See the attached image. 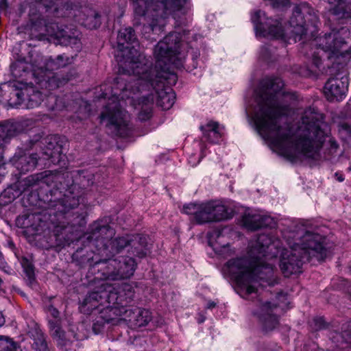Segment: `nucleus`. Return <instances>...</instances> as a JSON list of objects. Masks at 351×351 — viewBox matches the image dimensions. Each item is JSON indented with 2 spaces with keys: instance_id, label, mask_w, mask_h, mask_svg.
Listing matches in <instances>:
<instances>
[{
  "instance_id": "32",
  "label": "nucleus",
  "mask_w": 351,
  "mask_h": 351,
  "mask_svg": "<svg viewBox=\"0 0 351 351\" xmlns=\"http://www.w3.org/2000/svg\"><path fill=\"white\" fill-rule=\"evenodd\" d=\"M46 105L51 110H61L66 107L62 102V98H58L56 95L50 94L47 96Z\"/></svg>"
},
{
  "instance_id": "26",
  "label": "nucleus",
  "mask_w": 351,
  "mask_h": 351,
  "mask_svg": "<svg viewBox=\"0 0 351 351\" xmlns=\"http://www.w3.org/2000/svg\"><path fill=\"white\" fill-rule=\"evenodd\" d=\"M79 203L80 200L78 197L65 195L62 199L56 203L54 205V210L60 214H65L69 210L77 206Z\"/></svg>"
},
{
  "instance_id": "19",
  "label": "nucleus",
  "mask_w": 351,
  "mask_h": 351,
  "mask_svg": "<svg viewBox=\"0 0 351 351\" xmlns=\"http://www.w3.org/2000/svg\"><path fill=\"white\" fill-rule=\"evenodd\" d=\"M16 96L23 102H26L29 108L38 107L44 101L42 93L34 90L32 88L18 91Z\"/></svg>"
},
{
  "instance_id": "37",
  "label": "nucleus",
  "mask_w": 351,
  "mask_h": 351,
  "mask_svg": "<svg viewBox=\"0 0 351 351\" xmlns=\"http://www.w3.org/2000/svg\"><path fill=\"white\" fill-rule=\"evenodd\" d=\"M106 231L110 232V234H112V230H111L109 226H101L98 223H94L93 226L92 234L93 235H95L97 232H106Z\"/></svg>"
},
{
  "instance_id": "15",
  "label": "nucleus",
  "mask_w": 351,
  "mask_h": 351,
  "mask_svg": "<svg viewBox=\"0 0 351 351\" xmlns=\"http://www.w3.org/2000/svg\"><path fill=\"white\" fill-rule=\"evenodd\" d=\"M348 87V79L346 75L340 78H330L324 86V95L330 101H340L345 97Z\"/></svg>"
},
{
  "instance_id": "6",
  "label": "nucleus",
  "mask_w": 351,
  "mask_h": 351,
  "mask_svg": "<svg viewBox=\"0 0 351 351\" xmlns=\"http://www.w3.org/2000/svg\"><path fill=\"white\" fill-rule=\"evenodd\" d=\"M134 14L144 21L142 34L147 39L163 32L169 16L178 20L191 12L189 0H131Z\"/></svg>"
},
{
  "instance_id": "51",
  "label": "nucleus",
  "mask_w": 351,
  "mask_h": 351,
  "mask_svg": "<svg viewBox=\"0 0 351 351\" xmlns=\"http://www.w3.org/2000/svg\"><path fill=\"white\" fill-rule=\"evenodd\" d=\"M204 319L200 318V320L199 321V323H202V322H204Z\"/></svg>"
},
{
  "instance_id": "3",
  "label": "nucleus",
  "mask_w": 351,
  "mask_h": 351,
  "mask_svg": "<svg viewBox=\"0 0 351 351\" xmlns=\"http://www.w3.org/2000/svg\"><path fill=\"white\" fill-rule=\"evenodd\" d=\"M276 245L270 238L261 234L252 247L251 254L257 255L252 260L235 258L228 261L222 267L224 276L234 280L241 297L256 293L258 287L274 285L272 280L274 262L277 256Z\"/></svg>"
},
{
  "instance_id": "12",
  "label": "nucleus",
  "mask_w": 351,
  "mask_h": 351,
  "mask_svg": "<svg viewBox=\"0 0 351 351\" xmlns=\"http://www.w3.org/2000/svg\"><path fill=\"white\" fill-rule=\"evenodd\" d=\"M251 20L257 36L287 41L284 29L279 21L266 18L265 12L261 10L254 12L252 14Z\"/></svg>"
},
{
  "instance_id": "17",
  "label": "nucleus",
  "mask_w": 351,
  "mask_h": 351,
  "mask_svg": "<svg viewBox=\"0 0 351 351\" xmlns=\"http://www.w3.org/2000/svg\"><path fill=\"white\" fill-rule=\"evenodd\" d=\"M76 227L63 220L53 225V232L60 244H69L74 239Z\"/></svg>"
},
{
  "instance_id": "5",
  "label": "nucleus",
  "mask_w": 351,
  "mask_h": 351,
  "mask_svg": "<svg viewBox=\"0 0 351 351\" xmlns=\"http://www.w3.org/2000/svg\"><path fill=\"white\" fill-rule=\"evenodd\" d=\"M285 239L290 248L283 250L280 261V267L285 276L300 273L304 262L313 258L323 261L327 255L324 239L319 234L299 230L288 232Z\"/></svg>"
},
{
  "instance_id": "9",
  "label": "nucleus",
  "mask_w": 351,
  "mask_h": 351,
  "mask_svg": "<svg viewBox=\"0 0 351 351\" xmlns=\"http://www.w3.org/2000/svg\"><path fill=\"white\" fill-rule=\"evenodd\" d=\"M69 63V58L64 55H59L56 59H43V57H39L32 64L33 75L39 79L38 83L42 87L45 86L49 90H54L64 85L70 78L58 74L49 76L47 75L46 71L64 67Z\"/></svg>"
},
{
  "instance_id": "44",
  "label": "nucleus",
  "mask_w": 351,
  "mask_h": 351,
  "mask_svg": "<svg viewBox=\"0 0 351 351\" xmlns=\"http://www.w3.org/2000/svg\"><path fill=\"white\" fill-rule=\"evenodd\" d=\"M5 323V318L2 314V313L0 311V327L3 326Z\"/></svg>"
},
{
  "instance_id": "2",
  "label": "nucleus",
  "mask_w": 351,
  "mask_h": 351,
  "mask_svg": "<svg viewBox=\"0 0 351 351\" xmlns=\"http://www.w3.org/2000/svg\"><path fill=\"white\" fill-rule=\"evenodd\" d=\"M263 87L252 116L259 134L291 162L317 159L328 132L323 114L314 108L306 110L301 124L293 133L289 126L282 121L289 111L288 106L282 99L289 97L282 91L284 82L279 77L267 78L263 81Z\"/></svg>"
},
{
  "instance_id": "52",
  "label": "nucleus",
  "mask_w": 351,
  "mask_h": 351,
  "mask_svg": "<svg viewBox=\"0 0 351 351\" xmlns=\"http://www.w3.org/2000/svg\"><path fill=\"white\" fill-rule=\"evenodd\" d=\"M204 319L200 318V320L199 321V323H202V322H204Z\"/></svg>"
},
{
  "instance_id": "35",
  "label": "nucleus",
  "mask_w": 351,
  "mask_h": 351,
  "mask_svg": "<svg viewBox=\"0 0 351 351\" xmlns=\"http://www.w3.org/2000/svg\"><path fill=\"white\" fill-rule=\"evenodd\" d=\"M21 265L28 278H33L34 275V270L32 262L29 261L27 258H23L21 261Z\"/></svg>"
},
{
  "instance_id": "16",
  "label": "nucleus",
  "mask_w": 351,
  "mask_h": 351,
  "mask_svg": "<svg viewBox=\"0 0 351 351\" xmlns=\"http://www.w3.org/2000/svg\"><path fill=\"white\" fill-rule=\"evenodd\" d=\"M328 13L334 20L351 19V0H326Z\"/></svg>"
},
{
  "instance_id": "8",
  "label": "nucleus",
  "mask_w": 351,
  "mask_h": 351,
  "mask_svg": "<svg viewBox=\"0 0 351 351\" xmlns=\"http://www.w3.org/2000/svg\"><path fill=\"white\" fill-rule=\"evenodd\" d=\"M117 43L119 51L116 58L119 71L128 75L125 78L128 79L134 75H139L141 66L150 65L136 48L139 47L138 43L132 27L123 28L119 32Z\"/></svg>"
},
{
  "instance_id": "18",
  "label": "nucleus",
  "mask_w": 351,
  "mask_h": 351,
  "mask_svg": "<svg viewBox=\"0 0 351 351\" xmlns=\"http://www.w3.org/2000/svg\"><path fill=\"white\" fill-rule=\"evenodd\" d=\"M273 220L270 217L262 215L259 213H246L242 218V225L250 230L271 226Z\"/></svg>"
},
{
  "instance_id": "20",
  "label": "nucleus",
  "mask_w": 351,
  "mask_h": 351,
  "mask_svg": "<svg viewBox=\"0 0 351 351\" xmlns=\"http://www.w3.org/2000/svg\"><path fill=\"white\" fill-rule=\"evenodd\" d=\"M204 136L210 143H218L223 136V128L217 122L209 121L200 127Z\"/></svg>"
},
{
  "instance_id": "4",
  "label": "nucleus",
  "mask_w": 351,
  "mask_h": 351,
  "mask_svg": "<svg viewBox=\"0 0 351 351\" xmlns=\"http://www.w3.org/2000/svg\"><path fill=\"white\" fill-rule=\"evenodd\" d=\"M99 289L90 292L83 302L88 311L99 309V316L93 326L95 333L105 324L114 325L121 320L134 326L137 308L125 306L134 298L133 287L127 283L112 285L102 282Z\"/></svg>"
},
{
  "instance_id": "40",
  "label": "nucleus",
  "mask_w": 351,
  "mask_h": 351,
  "mask_svg": "<svg viewBox=\"0 0 351 351\" xmlns=\"http://www.w3.org/2000/svg\"><path fill=\"white\" fill-rule=\"evenodd\" d=\"M48 311L53 318L57 319L59 317V311L53 306H49Z\"/></svg>"
},
{
  "instance_id": "22",
  "label": "nucleus",
  "mask_w": 351,
  "mask_h": 351,
  "mask_svg": "<svg viewBox=\"0 0 351 351\" xmlns=\"http://www.w3.org/2000/svg\"><path fill=\"white\" fill-rule=\"evenodd\" d=\"M28 335L33 340L32 348L35 351H49L45 335L37 324H34Z\"/></svg>"
},
{
  "instance_id": "24",
  "label": "nucleus",
  "mask_w": 351,
  "mask_h": 351,
  "mask_svg": "<svg viewBox=\"0 0 351 351\" xmlns=\"http://www.w3.org/2000/svg\"><path fill=\"white\" fill-rule=\"evenodd\" d=\"M213 222L220 221L230 219L232 211L226 206L219 201H210Z\"/></svg>"
},
{
  "instance_id": "48",
  "label": "nucleus",
  "mask_w": 351,
  "mask_h": 351,
  "mask_svg": "<svg viewBox=\"0 0 351 351\" xmlns=\"http://www.w3.org/2000/svg\"><path fill=\"white\" fill-rule=\"evenodd\" d=\"M23 217H21H21H19V218H18V219H17V223H20V221H21V219H23Z\"/></svg>"
},
{
  "instance_id": "42",
  "label": "nucleus",
  "mask_w": 351,
  "mask_h": 351,
  "mask_svg": "<svg viewBox=\"0 0 351 351\" xmlns=\"http://www.w3.org/2000/svg\"><path fill=\"white\" fill-rule=\"evenodd\" d=\"M217 305L216 302H213V301H210L208 302L207 304V308H213L214 307H215Z\"/></svg>"
},
{
  "instance_id": "21",
  "label": "nucleus",
  "mask_w": 351,
  "mask_h": 351,
  "mask_svg": "<svg viewBox=\"0 0 351 351\" xmlns=\"http://www.w3.org/2000/svg\"><path fill=\"white\" fill-rule=\"evenodd\" d=\"M78 22L88 29H95L101 24L100 16L91 8H85L82 14L78 16Z\"/></svg>"
},
{
  "instance_id": "25",
  "label": "nucleus",
  "mask_w": 351,
  "mask_h": 351,
  "mask_svg": "<svg viewBox=\"0 0 351 351\" xmlns=\"http://www.w3.org/2000/svg\"><path fill=\"white\" fill-rule=\"evenodd\" d=\"M50 335L59 346H64L69 341L65 332L62 329L58 319L49 321Z\"/></svg>"
},
{
  "instance_id": "34",
  "label": "nucleus",
  "mask_w": 351,
  "mask_h": 351,
  "mask_svg": "<svg viewBox=\"0 0 351 351\" xmlns=\"http://www.w3.org/2000/svg\"><path fill=\"white\" fill-rule=\"evenodd\" d=\"M199 204L189 203L183 206L182 212L189 215H193L194 220L197 221V215L198 213Z\"/></svg>"
},
{
  "instance_id": "30",
  "label": "nucleus",
  "mask_w": 351,
  "mask_h": 351,
  "mask_svg": "<svg viewBox=\"0 0 351 351\" xmlns=\"http://www.w3.org/2000/svg\"><path fill=\"white\" fill-rule=\"evenodd\" d=\"M131 237L132 236L119 237L110 241V245L112 252L118 253L126 246L130 245Z\"/></svg>"
},
{
  "instance_id": "43",
  "label": "nucleus",
  "mask_w": 351,
  "mask_h": 351,
  "mask_svg": "<svg viewBox=\"0 0 351 351\" xmlns=\"http://www.w3.org/2000/svg\"><path fill=\"white\" fill-rule=\"evenodd\" d=\"M267 51V48H263V49H262V51H261V56L265 60H267L268 58V57H267V56L266 54V51Z\"/></svg>"
},
{
  "instance_id": "14",
  "label": "nucleus",
  "mask_w": 351,
  "mask_h": 351,
  "mask_svg": "<svg viewBox=\"0 0 351 351\" xmlns=\"http://www.w3.org/2000/svg\"><path fill=\"white\" fill-rule=\"evenodd\" d=\"M230 232L227 228L216 230L209 239V244L215 252L219 256L226 258L235 254L234 248L230 245Z\"/></svg>"
},
{
  "instance_id": "36",
  "label": "nucleus",
  "mask_w": 351,
  "mask_h": 351,
  "mask_svg": "<svg viewBox=\"0 0 351 351\" xmlns=\"http://www.w3.org/2000/svg\"><path fill=\"white\" fill-rule=\"evenodd\" d=\"M341 337L346 342L351 343V321L347 322L342 327Z\"/></svg>"
},
{
  "instance_id": "38",
  "label": "nucleus",
  "mask_w": 351,
  "mask_h": 351,
  "mask_svg": "<svg viewBox=\"0 0 351 351\" xmlns=\"http://www.w3.org/2000/svg\"><path fill=\"white\" fill-rule=\"evenodd\" d=\"M28 217H31L32 219L34 220V221H40V223L38 225V226H36L35 227H34V229L36 230V231H38L40 230H43L44 226H45V223L43 221H41V217H40V215H32L31 216H29Z\"/></svg>"
},
{
  "instance_id": "54",
  "label": "nucleus",
  "mask_w": 351,
  "mask_h": 351,
  "mask_svg": "<svg viewBox=\"0 0 351 351\" xmlns=\"http://www.w3.org/2000/svg\"><path fill=\"white\" fill-rule=\"evenodd\" d=\"M23 226H27V225H25V223H23Z\"/></svg>"
},
{
  "instance_id": "50",
  "label": "nucleus",
  "mask_w": 351,
  "mask_h": 351,
  "mask_svg": "<svg viewBox=\"0 0 351 351\" xmlns=\"http://www.w3.org/2000/svg\"><path fill=\"white\" fill-rule=\"evenodd\" d=\"M2 283H3V280H2V279L0 278V287L1 286Z\"/></svg>"
},
{
  "instance_id": "27",
  "label": "nucleus",
  "mask_w": 351,
  "mask_h": 351,
  "mask_svg": "<svg viewBox=\"0 0 351 351\" xmlns=\"http://www.w3.org/2000/svg\"><path fill=\"white\" fill-rule=\"evenodd\" d=\"M37 162L38 156L36 154L24 156L19 158L17 162V168L24 173L34 169Z\"/></svg>"
},
{
  "instance_id": "31",
  "label": "nucleus",
  "mask_w": 351,
  "mask_h": 351,
  "mask_svg": "<svg viewBox=\"0 0 351 351\" xmlns=\"http://www.w3.org/2000/svg\"><path fill=\"white\" fill-rule=\"evenodd\" d=\"M15 127L11 124L0 125V147L1 145L15 135Z\"/></svg>"
},
{
  "instance_id": "29",
  "label": "nucleus",
  "mask_w": 351,
  "mask_h": 351,
  "mask_svg": "<svg viewBox=\"0 0 351 351\" xmlns=\"http://www.w3.org/2000/svg\"><path fill=\"white\" fill-rule=\"evenodd\" d=\"M152 316L149 310L136 308V317L134 321V328H138L146 326L151 320Z\"/></svg>"
},
{
  "instance_id": "10",
  "label": "nucleus",
  "mask_w": 351,
  "mask_h": 351,
  "mask_svg": "<svg viewBox=\"0 0 351 351\" xmlns=\"http://www.w3.org/2000/svg\"><path fill=\"white\" fill-rule=\"evenodd\" d=\"M104 267H101L103 269L102 276L104 280L99 282V285L95 291H99L102 282H107L108 285H117V283L110 284L109 280H119L123 278H128L134 274L136 269V263L134 258L128 256H119L118 258L109 259L104 262Z\"/></svg>"
},
{
  "instance_id": "7",
  "label": "nucleus",
  "mask_w": 351,
  "mask_h": 351,
  "mask_svg": "<svg viewBox=\"0 0 351 351\" xmlns=\"http://www.w3.org/2000/svg\"><path fill=\"white\" fill-rule=\"evenodd\" d=\"M320 51L313 55V62L319 67L324 55L335 64L344 65L351 62V30L347 27L332 29L315 40Z\"/></svg>"
},
{
  "instance_id": "1",
  "label": "nucleus",
  "mask_w": 351,
  "mask_h": 351,
  "mask_svg": "<svg viewBox=\"0 0 351 351\" xmlns=\"http://www.w3.org/2000/svg\"><path fill=\"white\" fill-rule=\"evenodd\" d=\"M186 53L182 36L179 32L170 33L159 41L154 51L155 69L151 64L141 66L139 75H134L128 79L119 76L114 80L111 102L101 113V121H106V125L113 130L115 135L126 137L131 132L130 115L122 109L119 98L126 103L128 101L136 109L141 108L138 118L143 121L151 117L154 92L157 104L163 110L170 109L176 100V93L170 86L176 84L177 76L169 70L171 64L182 66Z\"/></svg>"
},
{
  "instance_id": "46",
  "label": "nucleus",
  "mask_w": 351,
  "mask_h": 351,
  "mask_svg": "<svg viewBox=\"0 0 351 351\" xmlns=\"http://www.w3.org/2000/svg\"><path fill=\"white\" fill-rule=\"evenodd\" d=\"M335 176L339 182H342L344 180V178L342 175H339L337 173H335Z\"/></svg>"
},
{
  "instance_id": "23",
  "label": "nucleus",
  "mask_w": 351,
  "mask_h": 351,
  "mask_svg": "<svg viewBox=\"0 0 351 351\" xmlns=\"http://www.w3.org/2000/svg\"><path fill=\"white\" fill-rule=\"evenodd\" d=\"M130 245L132 247V254L138 258L145 257L149 252V247L145 237L138 234L132 235Z\"/></svg>"
},
{
  "instance_id": "53",
  "label": "nucleus",
  "mask_w": 351,
  "mask_h": 351,
  "mask_svg": "<svg viewBox=\"0 0 351 351\" xmlns=\"http://www.w3.org/2000/svg\"><path fill=\"white\" fill-rule=\"evenodd\" d=\"M348 169H349V171H351V166L349 167Z\"/></svg>"
},
{
  "instance_id": "33",
  "label": "nucleus",
  "mask_w": 351,
  "mask_h": 351,
  "mask_svg": "<svg viewBox=\"0 0 351 351\" xmlns=\"http://www.w3.org/2000/svg\"><path fill=\"white\" fill-rule=\"evenodd\" d=\"M17 344L8 336L0 335V351H16Z\"/></svg>"
},
{
  "instance_id": "41",
  "label": "nucleus",
  "mask_w": 351,
  "mask_h": 351,
  "mask_svg": "<svg viewBox=\"0 0 351 351\" xmlns=\"http://www.w3.org/2000/svg\"><path fill=\"white\" fill-rule=\"evenodd\" d=\"M339 130H344L348 133H351V125H350L347 122H343L339 124Z\"/></svg>"
},
{
  "instance_id": "49",
  "label": "nucleus",
  "mask_w": 351,
  "mask_h": 351,
  "mask_svg": "<svg viewBox=\"0 0 351 351\" xmlns=\"http://www.w3.org/2000/svg\"><path fill=\"white\" fill-rule=\"evenodd\" d=\"M69 39H70V40H74V43H75V41L77 40V38H71V37H69Z\"/></svg>"
},
{
  "instance_id": "13",
  "label": "nucleus",
  "mask_w": 351,
  "mask_h": 351,
  "mask_svg": "<svg viewBox=\"0 0 351 351\" xmlns=\"http://www.w3.org/2000/svg\"><path fill=\"white\" fill-rule=\"evenodd\" d=\"M284 306L282 300L280 302L271 303L262 299L257 300L252 314L258 319L263 331L269 332L278 326V317L275 311L278 307L283 308Z\"/></svg>"
},
{
  "instance_id": "28",
  "label": "nucleus",
  "mask_w": 351,
  "mask_h": 351,
  "mask_svg": "<svg viewBox=\"0 0 351 351\" xmlns=\"http://www.w3.org/2000/svg\"><path fill=\"white\" fill-rule=\"evenodd\" d=\"M210 202L199 203L196 223L199 224L213 222Z\"/></svg>"
},
{
  "instance_id": "11",
  "label": "nucleus",
  "mask_w": 351,
  "mask_h": 351,
  "mask_svg": "<svg viewBox=\"0 0 351 351\" xmlns=\"http://www.w3.org/2000/svg\"><path fill=\"white\" fill-rule=\"evenodd\" d=\"M319 21V18L315 10L306 3H300L295 6L293 14L289 20V25L293 29L291 30L293 39L295 43L300 40L302 36L306 33L307 23L315 25Z\"/></svg>"
},
{
  "instance_id": "47",
  "label": "nucleus",
  "mask_w": 351,
  "mask_h": 351,
  "mask_svg": "<svg viewBox=\"0 0 351 351\" xmlns=\"http://www.w3.org/2000/svg\"><path fill=\"white\" fill-rule=\"evenodd\" d=\"M277 298H278V300H280L281 299L282 300H287L286 295H284L282 293H280V294L278 295Z\"/></svg>"
},
{
  "instance_id": "45",
  "label": "nucleus",
  "mask_w": 351,
  "mask_h": 351,
  "mask_svg": "<svg viewBox=\"0 0 351 351\" xmlns=\"http://www.w3.org/2000/svg\"><path fill=\"white\" fill-rule=\"evenodd\" d=\"M330 142L332 148L337 149L338 147V145L335 141L330 139Z\"/></svg>"
},
{
  "instance_id": "39",
  "label": "nucleus",
  "mask_w": 351,
  "mask_h": 351,
  "mask_svg": "<svg viewBox=\"0 0 351 351\" xmlns=\"http://www.w3.org/2000/svg\"><path fill=\"white\" fill-rule=\"evenodd\" d=\"M60 147L59 145H56L54 147L53 150L49 152H46V154L50 158H58L60 156Z\"/></svg>"
},
{
  "instance_id": "55",
  "label": "nucleus",
  "mask_w": 351,
  "mask_h": 351,
  "mask_svg": "<svg viewBox=\"0 0 351 351\" xmlns=\"http://www.w3.org/2000/svg\"><path fill=\"white\" fill-rule=\"evenodd\" d=\"M350 294H351V289H350Z\"/></svg>"
}]
</instances>
